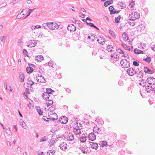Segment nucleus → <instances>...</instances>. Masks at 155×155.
I'll return each mask as SVG.
<instances>
[{
	"label": "nucleus",
	"mask_w": 155,
	"mask_h": 155,
	"mask_svg": "<svg viewBox=\"0 0 155 155\" xmlns=\"http://www.w3.org/2000/svg\"><path fill=\"white\" fill-rule=\"evenodd\" d=\"M120 64L122 68H127L130 67L129 61L126 59L122 60L120 61Z\"/></svg>",
	"instance_id": "nucleus-1"
},
{
	"label": "nucleus",
	"mask_w": 155,
	"mask_h": 155,
	"mask_svg": "<svg viewBox=\"0 0 155 155\" xmlns=\"http://www.w3.org/2000/svg\"><path fill=\"white\" fill-rule=\"evenodd\" d=\"M36 80L39 83H44L45 82V78L42 75L38 74L36 77Z\"/></svg>",
	"instance_id": "nucleus-2"
},
{
	"label": "nucleus",
	"mask_w": 155,
	"mask_h": 155,
	"mask_svg": "<svg viewBox=\"0 0 155 155\" xmlns=\"http://www.w3.org/2000/svg\"><path fill=\"white\" fill-rule=\"evenodd\" d=\"M58 25L55 23L48 22L47 27L50 29L54 30L55 29H58Z\"/></svg>",
	"instance_id": "nucleus-3"
},
{
	"label": "nucleus",
	"mask_w": 155,
	"mask_h": 155,
	"mask_svg": "<svg viewBox=\"0 0 155 155\" xmlns=\"http://www.w3.org/2000/svg\"><path fill=\"white\" fill-rule=\"evenodd\" d=\"M127 72L128 74L130 76H132L137 73V71H134V68H129L127 70Z\"/></svg>",
	"instance_id": "nucleus-4"
},
{
	"label": "nucleus",
	"mask_w": 155,
	"mask_h": 155,
	"mask_svg": "<svg viewBox=\"0 0 155 155\" xmlns=\"http://www.w3.org/2000/svg\"><path fill=\"white\" fill-rule=\"evenodd\" d=\"M130 17L131 16V18L135 19H138L140 17V14L137 12H132L131 14H129Z\"/></svg>",
	"instance_id": "nucleus-5"
},
{
	"label": "nucleus",
	"mask_w": 155,
	"mask_h": 155,
	"mask_svg": "<svg viewBox=\"0 0 155 155\" xmlns=\"http://www.w3.org/2000/svg\"><path fill=\"white\" fill-rule=\"evenodd\" d=\"M37 43L36 41L33 40H31L28 42L27 46L29 47H33L36 45Z\"/></svg>",
	"instance_id": "nucleus-6"
},
{
	"label": "nucleus",
	"mask_w": 155,
	"mask_h": 155,
	"mask_svg": "<svg viewBox=\"0 0 155 155\" xmlns=\"http://www.w3.org/2000/svg\"><path fill=\"white\" fill-rule=\"evenodd\" d=\"M87 142H88L89 145V147H91L93 149L97 150L98 147L97 143H96L89 141H87Z\"/></svg>",
	"instance_id": "nucleus-7"
},
{
	"label": "nucleus",
	"mask_w": 155,
	"mask_h": 155,
	"mask_svg": "<svg viewBox=\"0 0 155 155\" xmlns=\"http://www.w3.org/2000/svg\"><path fill=\"white\" fill-rule=\"evenodd\" d=\"M82 125L80 123L77 122H75L73 124V127L74 130H80L82 128Z\"/></svg>",
	"instance_id": "nucleus-8"
},
{
	"label": "nucleus",
	"mask_w": 155,
	"mask_h": 155,
	"mask_svg": "<svg viewBox=\"0 0 155 155\" xmlns=\"http://www.w3.org/2000/svg\"><path fill=\"white\" fill-rule=\"evenodd\" d=\"M147 81L150 85L155 84V79L152 77H148L147 80Z\"/></svg>",
	"instance_id": "nucleus-9"
},
{
	"label": "nucleus",
	"mask_w": 155,
	"mask_h": 155,
	"mask_svg": "<svg viewBox=\"0 0 155 155\" xmlns=\"http://www.w3.org/2000/svg\"><path fill=\"white\" fill-rule=\"evenodd\" d=\"M68 119L67 117L63 116L62 117L60 118L58 120L59 122L62 124H66L68 121Z\"/></svg>",
	"instance_id": "nucleus-10"
},
{
	"label": "nucleus",
	"mask_w": 155,
	"mask_h": 155,
	"mask_svg": "<svg viewBox=\"0 0 155 155\" xmlns=\"http://www.w3.org/2000/svg\"><path fill=\"white\" fill-rule=\"evenodd\" d=\"M88 137L89 140L91 141H94L96 139V136L94 133H91L89 134L88 135Z\"/></svg>",
	"instance_id": "nucleus-11"
},
{
	"label": "nucleus",
	"mask_w": 155,
	"mask_h": 155,
	"mask_svg": "<svg viewBox=\"0 0 155 155\" xmlns=\"http://www.w3.org/2000/svg\"><path fill=\"white\" fill-rule=\"evenodd\" d=\"M93 130L95 133L97 134H101L104 130L102 131L99 127H98L97 126H95L93 127Z\"/></svg>",
	"instance_id": "nucleus-12"
},
{
	"label": "nucleus",
	"mask_w": 155,
	"mask_h": 155,
	"mask_svg": "<svg viewBox=\"0 0 155 155\" xmlns=\"http://www.w3.org/2000/svg\"><path fill=\"white\" fill-rule=\"evenodd\" d=\"M67 28L68 30L72 32L75 31L76 29V27L72 24L69 25Z\"/></svg>",
	"instance_id": "nucleus-13"
},
{
	"label": "nucleus",
	"mask_w": 155,
	"mask_h": 155,
	"mask_svg": "<svg viewBox=\"0 0 155 155\" xmlns=\"http://www.w3.org/2000/svg\"><path fill=\"white\" fill-rule=\"evenodd\" d=\"M144 71L146 73L152 74L154 73V71L148 68L147 67H144L143 68Z\"/></svg>",
	"instance_id": "nucleus-14"
},
{
	"label": "nucleus",
	"mask_w": 155,
	"mask_h": 155,
	"mask_svg": "<svg viewBox=\"0 0 155 155\" xmlns=\"http://www.w3.org/2000/svg\"><path fill=\"white\" fill-rule=\"evenodd\" d=\"M117 145L120 147H123L125 144V143L124 141L122 140H119L116 143Z\"/></svg>",
	"instance_id": "nucleus-15"
},
{
	"label": "nucleus",
	"mask_w": 155,
	"mask_h": 155,
	"mask_svg": "<svg viewBox=\"0 0 155 155\" xmlns=\"http://www.w3.org/2000/svg\"><path fill=\"white\" fill-rule=\"evenodd\" d=\"M59 147L61 150H63L67 148V145L66 143L63 142L60 144Z\"/></svg>",
	"instance_id": "nucleus-16"
},
{
	"label": "nucleus",
	"mask_w": 155,
	"mask_h": 155,
	"mask_svg": "<svg viewBox=\"0 0 155 155\" xmlns=\"http://www.w3.org/2000/svg\"><path fill=\"white\" fill-rule=\"evenodd\" d=\"M42 97L44 99L47 100L49 98L50 96L47 92H45L42 94Z\"/></svg>",
	"instance_id": "nucleus-17"
},
{
	"label": "nucleus",
	"mask_w": 155,
	"mask_h": 155,
	"mask_svg": "<svg viewBox=\"0 0 155 155\" xmlns=\"http://www.w3.org/2000/svg\"><path fill=\"white\" fill-rule=\"evenodd\" d=\"M134 54H143L144 53L143 51L137 48H135L134 49Z\"/></svg>",
	"instance_id": "nucleus-18"
},
{
	"label": "nucleus",
	"mask_w": 155,
	"mask_h": 155,
	"mask_svg": "<svg viewBox=\"0 0 155 155\" xmlns=\"http://www.w3.org/2000/svg\"><path fill=\"white\" fill-rule=\"evenodd\" d=\"M35 60L38 62H40L44 59V58L42 55H38L35 57Z\"/></svg>",
	"instance_id": "nucleus-19"
},
{
	"label": "nucleus",
	"mask_w": 155,
	"mask_h": 155,
	"mask_svg": "<svg viewBox=\"0 0 155 155\" xmlns=\"http://www.w3.org/2000/svg\"><path fill=\"white\" fill-rule=\"evenodd\" d=\"M144 25L143 24H141V25H139V26L137 27V31H141L143 30L145 28Z\"/></svg>",
	"instance_id": "nucleus-20"
},
{
	"label": "nucleus",
	"mask_w": 155,
	"mask_h": 155,
	"mask_svg": "<svg viewBox=\"0 0 155 155\" xmlns=\"http://www.w3.org/2000/svg\"><path fill=\"white\" fill-rule=\"evenodd\" d=\"M105 39L102 37H100L99 39L97 40V41L101 45H103L104 43Z\"/></svg>",
	"instance_id": "nucleus-21"
},
{
	"label": "nucleus",
	"mask_w": 155,
	"mask_h": 155,
	"mask_svg": "<svg viewBox=\"0 0 155 155\" xmlns=\"http://www.w3.org/2000/svg\"><path fill=\"white\" fill-rule=\"evenodd\" d=\"M122 37L124 39V40H125L126 41H128L129 39L128 36L125 32H124V34L122 35Z\"/></svg>",
	"instance_id": "nucleus-22"
},
{
	"label": "nucleus",
	"mask_w": 155,
	"mask_h": 155,
	"mask_svg": "<svg viewBox=\"0 0 155 155\" xmlns=\"http://www.w3.org/2000/svg\"><path fill=\"white\" fill-rule=\"evenodd\" d=\"M117 5L120 6L121 7V9L125 8L126 7V5H125V3L122 2H118L117 4Z\"/></svg>",
	"instance_id": "nucleus-23"
},
{
	"label": "nucleus",
	"mask_w": 155,
	"mask_h": 155,
	"mask_svg": "<svg viewBox=\"0 0 155 155\" xmlns=\"http://www.w3.org/2000/svg\"><path fill=\"white\" fill-rule=\"evenodd\" d=\"M19 77L21 79V82H23L24 81L25 76L23 73L22 72H20L19 74Z\"/></svg>",
	"instance_id": "nucleus-24"
},
{
	"label": "nucleus",
	"mask_w": 155,
	"mask_h": 155,
	"mask_svg": "<svg viewBox=\"0 0 155 155\" xmlns=\"http://www.w3.org/2000/svg\"><path fill=\"white\" fill-rule=\"evenodd\" d=\"M26 71L28 74H30L33 71V69L31 67H27L26 69Z\"/></svg>",
	"instance_id": "nucleus-25"
},
{
	"label": "nucleus",
	"mask_w": 155,
	"mask_h": 155,
	"mask_svg": "<svg viewBox=\"0 0 155 155\" xmlns=\"http://www.w3.org/2000/svg\"><path fill=\"white\" fill-rule=\"evenodd\" d=\"M46 91L49 95L50 94H52L53 92H54V91L52 90L50 88H48L46 89Z\"/></svg>",
	"instance_id": "nucleus-26"
},
{
	"label": "nucleus",
	"mask_w": 155,
	"mask_h": 155,
	"mask_svg": "<svg viewBox=\"0 0 155 155\" xmlns=\"http://www.w3.org/2000/svg\"><path fill=\"white\" fill-rule=\"evenodd\" d=\"M67 140L69 141H72L74 140V136L72 134H69L67 138Z\"/></svg>",
	"instance_id": "nucleus-27"
},
{
	"label": "nucleus",
	"mask_w": 155,
	"mask_h": 155,
	"mask_svg": "<svg viewBox=\"0 0 155 155\" xmlns=\"http://www.w3.org/2000/svg\"><path fill=\"white\" fill-rule=\"evenodd\" d=\"M36 110L38 114L40 115H43V111L41 110L40 108L38 107H36Z\"/></svg>",
	"instance_id": "nucleus-28"
},
{
	"label": "nucleus",
	"mask_w": 155,
	"mask_h": 155,
	"mask_svg": "<svg viewBox=\"0 0 155 155\" xmlns=\"http://www.w3.org/2000/svg\"><path fill=\"white\" fill-rule=\"evenodd\" d=\"M55 151L53 150H48L47 152L48 155H55Z\"/></svg>",
	"instance_id": "nucleus-29"
},
{
	"label": "nucleus",
	"mask_w": 155,
	"mask_h": 155,
	"mask_svg": "<svg viewBox=\"0 0 155 155\" xmlns=\"http://www.w3.org/2000/svg\"><path fill=\"white\" fill-rule=\"evenodd\" d=\"M80 149L82 151V153H87V151L88 149L87 148H85L84 147H80Z\"/></svg>",
	"instance_id": "nucleus-30"
},
{
	"label": "nucleus",
	"mask_w": 155,
	"mask_h": 155,
	"mask_svg": "<svg viewBox=\"0 0 155 155\" xmlns=\"http://www.w3.org/2000/svg\"><path fill=\"white\" fill-rule=\"evenodd\" d=\"M54 117H51H51H49L50 118L49 119H50L51 120H52L53 121L54 120H56L58 118V116L56 113H54Z\"/></svg>",
	"instance_id": "nucleus-31"
},
{
	"label": "nucleus",
	"mask_w": 155,
	"mask_h": 155,
	"mask_svg": "<svg viewBox=\"0 0 155 155\" xmlns=\"http://www.w3.org/2000/svg\"><path fill=\"white\" fill-rule=\"evenodd\" d=\"M121 16L120 15H119L117 17H115V21L116 23H118L120 22V20Z\"/></svg>",
	"instance_id": "nucleus-32"
},
{
	"label": "nucleus",
	"mask_w": 155,
	"mask_h": 155,
	"mask_svg": "<svg viewBox=\"0 0 155 155\" xmlns=\"http://www.w3.org/2000/svg\"><path fill=\"white\" fill-rule=\"evenodd\" d=\"M90 35L91 36V37L90 36H88L87 39L92 40V41H94V39H95V38L94 37L96 35L94 34H93L92 35L91 34Z\"/></svg>",
	"instance_id": "nucleus-33"
},
{
	"label": "nucleus",
	"mask_w": 155,
	"mask_h": 155,
	"mask_svg": "<svg viewBox=\"0 0 155 155\" xmlns=\"http://www.w3.org/2000/svg\"><path fill=\"white\" fill-rule=\"evenodd\" d=\"M145 89L149 93L150 92V91H151L152 89V87L151 86L148 85L145 87Z\"/></svg>",
	"instance_id": "nucleus-34"
},
{
	"label": "nucleus",
	"mask_w": 155,
	"mask_h": 155,
	"mask_svg": "<svg viewBox=\"0 0 155 155\" xmlns=\"http://www.w3.org/2000/svg\"><path fill=\"white\" fill-rule=\"evenodd\" d=\"M122 45L123 48L126 50H128V51H130V48L129 47L127 46L126 45L123 43H122Z\"/></svg>",
	"instance_id": "nucleus-35"
},
{
	"label": "nucleus",
	"mask_w": 155,
	"mask_h": 155,
	"mask_svg": "<svg viewBox=\"0 0 155 155\" xmlns=\"http://www.w3.org/2000/svg\"><path fill=\"white\" fill-rule=\"evenodd\" d=\"M48 102H47L46 104H47V107H48L50 105H52L53 103V101L51 100H48Z\"/></svg>",
	"instance_id": "nucleus-36"
},
{
	"label": "nucleus",
	"mask_w": 155,
	"mask_h": 155,
	"mask_svg": "<svg viewBox=\"0 0 155 155\" xmlns=\"http://www.w3.org/2000/svg\"><path fill=\"white\" fill-rule=\"evenodd\" d=\"M100 144L103 147H106L107 145V142L105 141L104 140L101 141Z\"/></svg>",
	"instance_id": "nucleus-37"
},
{
	"label": "nucleus",
	"mask_w": 155,
	"mask_h": 155,
	"mask_svg": "<svg viewBox=\"0 0 155 155\" xmlns=\"http://www.w3.org/2000/svg\"><path fill=\"white\" fill-rule=\"evenodd\" d=\"M108 9L110 11V15H111V13L113 12L114 9L113 6H110L109 7Z\"/></svg>",
	"instance_id": "nucleus-38"
},
{
	"label": "nucleus",
	"mask_w": 155,
	"mask_h": 155,
	"mask_svg": "<svg viewBox=\"0 0 155 155\" xmlns=\"http://www.w3.org/2000/svg\"><path fill=\"white\" fill-rule=\"evenodd\" d=\"M80 141L83 143H84L86 141V139L85 137L84 136H82L80 138Z\"/></svg>",
	"instance_id": "nucleus-39"
},
{
	"label": "nucleus",
	"mask_w": 155,
	"mask_h": 155,
	"mask_svg": "<svg viewBox=\"0 0 155 155\" xmlns=\"http://www.w3.org/2000/svg\"><path fill=\"white\" fill-rule=\"evenodd\" d=\"M110 34L114 38H116V36L114 32L111 31L110 29L109 30Z\"/></svg>",
	"instance_id": "nucleus-40"
},
{
	"label": "nucleus",
	"mask_w": 155,
	"mask_h": 155,
	"mask_svg": "<svg viewBox=\"0 0 155 155\" xmlns=\"http://www.w3.org/2000/svg\"><path fill=\"white\" fill-rule=\"evenodd\" d=\"M139 62L137 60L134 61L133 62V64L134 66H138L139 65Z\"/></svg>",
	"instance_id": "nucleus-41"
},
{
	"label": "nucleus",
	"mask_w": 155,
	"mask_h": 155,
	"mask_svg": "<svg viewBox=\"0 0 155 155\" xmlns=\"http://www.w3.org/2000/svg\"><path fill=\"white\" fill-rule=\"evenodd\" d=\"M147 57V58H143V60L148 63H150L151 61V58L150 57Z\"/></svg>",
	"instance_id": "nucleus-42"
},
{
	"label": "nucleus",
	"mask_w": 155,
	"mask_h": 155,
	"mask_svg": "<svg viewBox=\"0 0 155 155\" xmlns=\"http://www.w3.org/2000/svg\"><path fill=\"white\" fill-rule=\"evenodd\" d=\"M110 4V2L108 0H107L105 2L104 4V5L105 7H107Z\"/></svg>",
	"instance_id": "nucleus-43"
},
{
	"label": "nucleus",
	"mask_w": 155,
	"mask_h": 155,
	"mask_svg": "<svg viewBox=\"0 0 155 155\" xmlns=\"http://www.w3.org/2000/svg\"><path fill=\"white\" fill-rule=\"evenodd\" d=\"M23 53L24 55H25V56H27L28 57H29V56L28 55V52L26 49H25L23 50Z\"/></svg>",
	"instance_id": "nucleus-44"
},
{
	"label": "nucleus",
	"mask_w": 155,
	"mask_h": 155,
	"mask_svg": "<svg viewBox=\"0 0 155 155\" xmlns=\"http://www.w3.org/2000/svg\"><path fill=\"white\" fill-rule=\"evenodd\" d=\"M137 74L139 75V76H137L138 77H139L141 78H143V73L142 71H140L139 73Z\"/></svg>",
	"instance_id": "nucleus-45"
},
{
	"label": "nucleus",
	"mask_w": 155,
	"mask_h": 155,
	"mask_svg": "<svg viewBox=\"0 0 155 155\" xmlns=\"http://www.w3.org/2000/svg\"><path fill=\"white\" fill-rule=\"evenodd\" d=\"M131 4H133L131 5L130 7L131 8H133L135 5L134 1H133V0H130V3L129 4L130 5H131Z\"/></svg>",
	"instance_id": "nucleus-46"
},
{
	"label": "nucleus",
	"mask_w": 155,
	"mask_h": 155,
	"mask_svg": "<svg viewBox=\"0 0 155 155\" xmlns=\"http://www.w3.org/2000/svg\"><path fill=\"white\" fill-rule=\"evenodd\" d=\"M116 51L118 53H119L120 54H123L124 52L122 51L120 48L117 49Z\"/></svg>",
	"instance_id": "nucleus-47"
},
{
	"label": "nucleus",
	"mask_w": 155,
	"mask_h": 155,
	"mask_svg": "<svg viewBox=\"0 0 155 155\" xmlns=\"http://www.w3.org/2000/svg\"><path fill=\"white\" fill-rule=\"evenodd\" d=\"M39 70L38 71L41 74H43V73H44L45 71L44 68H39Z\"/></svg>",
	"instance_id": "nucleus-48"
},
{
	"label": "nucleus",
	"mask_w": 155,
	"mask_h": 155,
	"mask_svg": "<svg viewBox=\"0 0 155 155\" xmlns=\"http://www.w3.org/2000/svg\"><path fill=\"white\" fill-rule=\"evenodd\" d=\"M47 137L48 138V137H46V136H44V137H42L40 140V141L41 142H43V141H46L47 140H46Z\"/></svg>",
	"instance_id": "nucleus-49"
},
{
	"label": "nucleus",
	"mask_w": 155,
	"mask_h": 155,
	"mask_svg": "<svg viewBox=\"0 0 155 155\" xmlns=\"http://www.w3.org/2000/svg\"><path fill=\"white\" fill-rule=\"evenodd\" d=\"M55 142V140H54L51 139L49 142V143L50 144L51 146L53 145L54 144V143Z\"/></svg>",
	"instance_id": "nucleus-50"
},
{
	"label": "nucleus",
	"mask_w": 155,
	"mask_h": 155,
	"mask_svg": "<svg viewBox=\"0 0 155 155\" xmlns=\"http://www.w3.org/2000/svg\"><path fill=\"white\" fill-rule=\"evenodd\" d=\"M120 10H116L115 9H114L113 12L111 13V15L118 14L120 12Z\"/></svg>",
	"instance_id": "nucleus-51"
},
{
	"label": "nucleus",
	"mask_w": 155,
	"mask_h": 155,
	"mask_svg": "<svg viewBox=\"0 0 155 155\" xmlns=\"http://www.w3.org/2000/svg\"><path fill=\"white\" fill-rule=\"evenodd\" d=\"M7 36H3L2 37H1V41L2 42H4Z\"/></svg>",
	"instance_id": "nucleus-52"
},
{
	"label": "nucleus",
	"mask_w": 155,
	"mask_h": 155,
	"mask_svg": "<svg viewBox=\"0 0 155 155\" xmlns=\"http://www.w3.org/2000/svg\"><path fill=\"white\" fill-rule=\"evenodd\" d=\"M140 81L142 83V84H143V86L144 87L146 83V81L144 79H142L141 81L140 80Z\"/></svg>",
	"instance_id": "nucleus-53"
},
{
	"label": "nucleus",
	"mask_w": 155,
	"mask_h": 155,
	"mask_svg": "<svg viewBox=\"0 0 155 155\" xmlns=\"http://www.w3.org/2000/svg\"><path fill=\"white\" fill-rule=\"evenodd\" d=\"M107 49L108 51L112 52L114 51V50L112 49H111L110 47L108 46V45L107 47Z\"/></svg>",
	"instance_id": "nucleus-54"
},
{
	"label": "nucleus",
	"mask_w": 155,
	"mask_h": 155,
	"mask_svg": "<svg viewBox=\"0 0 155 155\" xmlns=\"http://www.w3.org/2000/svg\"><path fill=\"white\" fill-rule=\"evenodd\" d=\"M48 22H47V23H45L43 24L42 25L43 27H44L45 29H46L47 28L46 27L47 26V25H48Z\"/></svg>",
	"instance_id": "nucleus-55"
},
{
	"label": "nucleus",
	"mask_w": 155,
	"mask_h": 155,
	"mask_svg": "<svg viewBox=\"0 0 155 155\" xmlns=\"http://www.w3.org/2000/svg\"><path fill=\"white\" fill-rule=\"evenodd\" d=\"M55 106L53 105L52 106H51V107H49V109H50V110H51L52 111L54 110L55 109Z\"/></svg>",
	"instance_id": "nucleus-56"
},
{
	"label": "nucleus",
	"mask_w": 155,
	"mask_h": 155,
	"mask_svg": "<svg viewBox=\"0 0 155 155\" xmlns=\"http://www.w3.org/2000/svg\"><path fill=\"white\" fill-rule=\"evenodd\" d=\"M83 121V122L84 124H87L89 123V122L86 119H84Z\"/></svg>",
	"instance_id": "nucleus-57"
},
{
	"label": "nucleus",
	"mask_w": 155,
	"mask_h": 155,
	"mask_svg": "<svg viewBox=\"0 0 155 155\" xmlns=\"http://www.w3.org/2000/svg\"><path fill=\"white\" fill-rule=\"evenodd\" d=\"M8 130L6 131V132L7 134L10 135V134H12V133L10 128L8 127Z\"/></svg>",
	"instance_id": "nucleus-58"
},
{
	"label": "nucleus",
	"mask_w": 155,
	"mask_h": 155,
	"mask_svg": "<svg viewBox=\"0 0 155 155\" xmlns=\"http://www.w3.org/2000/svg\"><path fill=\"white\" fill-rule=\"evenodd\" d=\"M43 120L45 121H46L47 122H48V120H47V119H49L46 116H44L43 117V118H42Z\"/></svg>",
	"instance_id": "nucleus-59"
},
{
	"label": "nucleus",
	"mask_w": 155,
	"mask_h": 155,
	"mask_svg": "<svg viewBox=\"0 0 155 155\" xmlns=\"http://www.w3.org/2000/svg\"><path fill=\"white\" fill-rule=\"evenodd\" d=\"M118 84L120 86L123 85V81H119L118 82Z\"/></svg>",
	"instance_id": "nucleus-60"
},
{
	"label": "nucleus",
	"mask_w": 155,
	"mask_h": 155,
	"mask_svg": "<svg viewBox=\"0 0 155 155\" xmlns=\"http://www.w3.org/2000/svg\"><path fill=\"white\" fill-rule=\"evenodd\" d=\"M128 23L130 26H134L135 25V23L134 22H131L129 21Z\"/></svg>",
	"instance_id": "nucleus-61"
},
{
	"label": "nucleus",
	"mask_w": 155,
	"mask_h": 155,
	"mask_svg": "<svg viewBox=\"0 0 155 155\" xmlns=\"http://www.w3.org/2000/svg\"><path fill=\"white\" fill-rule=\"evenodd\" d=\"M28 66L30 67H31L34 68H35L36 67L35 65L33 64H30V63H28Z\"/></svg>",
	"instance_id": "nucleus-62"
},
{
	"label": "nucleus",
	"mask_w": 155,
	"mask_h": 155,
	"mask_svg": "<svg viewBox=\"0 0 155 155\" xmlns=\"http://www.w3.org/2000/svg\"><path fill=\"white\" fill-rule=\"evenodd\" d=\"M23 95H24L25 96V99H28V97L27 95V93H26V92H25L23 94Z\"/></svg>",
	"instance_id": "nucleus-63"
},
{
	"label": "nucleus",
	"mask_w": 155,
	"mask_h": 155,
	"mask_svg": "<svg viewBox=\"0 0 155 155\" xmlns=\"http://www.w3.org/2000/svg\"><path fill=\"white\" fill-rule=\"evenodd\" d=\"M118 54H116V55L114 56V58L116 59H118L119 58V56H118Z\"/></svg>",
	"instance_id": "nucleus-64"
}]
</instances>
